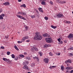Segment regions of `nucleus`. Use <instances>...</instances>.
<instances>
[{"mask_svg": "<svg viewBox=\"0 0 73 73\" xmlns=\"http://www.w3.org/2000/svg\"><path fill=\"white\" fill-rule=\"evenodd\" d=\"M40 33L38 32H36L35 33L36 35L34 37V39L36 40H41L42 38V36L40 35Z\"/></svg>", "mask_w": 73, "mask_h": 73, "instance_id": "nucleus-1", "label": "nucleus"}, {"mask_svg": "<svg viewBox=\"0 0 73 73\" xmlns=\"http://www.w3.org/2000/svg\"><path fill=\"white\" fill-rule=\"evenodd\" d=\"M25 65H27L28 64H29V62L27 61H25Z\"/></svg>", "mask_w": 73, "mask_h": 73, "instance_id": "nucleus-21", "label": "nucleus"}, {"mask_svg": "<svg viewBox=\"0 0 73 73\" xmlns=\"http://www.w3.org/2000/svg\"><path fill=\"white\" fill-rule=\"evenodd\" d=\"M70 49H73V48L72 47H71V48H70Z\"/></svg>", "mask_w": 73, "mask_h": 73, "instance_id": "nucleus-57", "label": "nucleus"}, {"mask_svg": "<svg viewBox=\"0 0 73 73\" xmlns=\"http://www.w3.org/2000/svg\"><path fill=\"white\" fill-rule=\"evenodd\" d=\"M18 14H20V15H26V13H25V12H23V11H19V12H18L17 13Z\"/></svg>", "mask_w": 73, "mask_h": 73, "instance_id": "nucleus-4", "label": "nucleus"}, {"mask_svg": "<svg viewBox=\"0 0 73 73\" xmlns=\"http://www.w3.org/2000/svg\"><path fill=\"white\" fill-rule=\"evenodd\" d=\"M3 12V10L1 9H0V13H1Z\"/></svg>", "mask_w": 73, "mask_h": 73, "instance_id": "nucleus-47", "label": "nucleus"}, {"mask_svg": "<svg viewBox=\"0 0 73 73\" xmlns=\"http://www.w3.org/2000/svg\"><path fill=\"white\" fill-rule=\"evenodd\" d=\"M14 48H15L16 50H19V48H17V47L16 46H15Z\"/></svg>", "mask_w": 73, "mask_h": 73, "instance_id": "nucleus-22", "label": "nucleus"}, {"mask_svg": "<svg viewBox=\"0 0 73 73\" xmlns=\"http://www.w3.org/2000/svg\"><path fill=\"white\" fill-rule=\"evenodd\" d=\"M61 40V39L60 38H59L58 39V41H59V42H60V40Z\"/></svg>", "mask_w": 73, "mask_h": 73, "instance_id": "nucleus-49", "label": "nucleus"}, {"mask_svg": "<svg viewBox=\"0 0 73 73\" xmlns=\"http://www.w3.org/2000/svg\"><path fill=\"white\" fill-rule=\"evenodd\" d=\"M73 71L72 70L70 71V72L69 73H73Z\"/></svg>", "mask_w": 73, "mask_h": 73, "instance_id": "nucleus-55", "label": "nucleus"}, {"mask_svg": "<svg viewBox=\"0 0 73 73\" xmlns=\"http://www.w3.org/2000/svg\"><path fill=\"white\" fill-rule=\"evenodd\" d=\"M56 16L57 18H61V17H64V15L62 14L59 13L57 14Z\"/></svg>", "mask_w": 73, "mask_h": 73, "instance_id": "nucleus-3", "label": "nucleus"}, {"mask_svg": "<svg viewBox=\"0 0 73 73\" xmlns=\"http://www.w3.org/2000/svg\"><path fill=\"white\" fill-rule=\"evenodd\" d=\"M35 65V64L34 63H32L31 64V66H34Z\"/></svg>", "mask_w": 73, "mask_h": 73, "instance_id": "nucleus-32", "label": "nucleus"}, {"mask_svg": "<svg viewBox=\"0 0 73 73\" xmlns=\"http://www.w3.org/2000/svg\"><path fill=\"white\" fill-rule=\"evenodd\" d=\"M50 69H52V67H51V66H50Z\"/></svg>", "mask_w": 73, "mask_h": 73, "instance_id": "nucleus-63", "label": "nucleus"}, {"mask_svg": "<svg viewBox=\"0 0 73 73\" xmlns=\"http://www.w3.org/2000/svg\"><path fill=\"white\" fill-rule=\"evenodd\" d=\"M34 49L35 50V51H38V50L37 48H36L35 47H33Z\"/></svg>", "mask_w": 73, "mask_h": 73, "instance_id": "nucleus-18", "label": "nucleus"}, {"mask_svg": "<svg viewBox=\"0 0 73 73\" xmlns=\"http://www.w3.org/2000/svg\"><path fill=\"white\" fill-rule=\"evenodd\" d=\"M42 0V1H46V0Z\"/></svg>", "mask_w": 73, "mask_h": 73, "instance_id": "nucleus-62", "label": "nucleus"}, {"mask_svg": "<svg viewBox=\"0 0 73 73\" xmlns=\"http://www.w3.org/2000/svg\"><path fill=\"white\" fill-rule=\"evenodd\" d=\"M14 60L15 61H17L18 60V57H16L14 59Z\"/></svg>", "mask_w": 73, "mask_h": 73, "instance_id": "nucleus-29", "label": "nucleus"}, {"mask_svg": "<svg viewBox=\"0 0 73 73\" xmlns=\"http://www.w3.org/2000/svg\"><path fill=\"white\" fill-rule=\"evenodd\" d=\"M56 67H57V66H52V68H56Z\"/></svg>", "mask_w": 73, "mask_h": 73, "instance_id": "nucleus-50", "label": "nucleus"}, {"mask_svg": "<svg viewBox=\"0 0 73 73\" xmlns=\"http://www.w3.org/2000/svg\"><path fill=\"white\" fill-rule=\"evenodd\" d=\"M31 50H33V48H31Z\"/></svg>", "mask_w": 73, "mask_h": 73, "instance_id": "nucleus-61", "label": "nucleus"}, {"mask_svg": "<svg viewBox=\"0 0 73 73\" xmlns=\"http://www.w3.org/2000/svg\"><path fill=\"white\" fill-rule=\"evenodd\" d=\"M24 54H27V53L26 52H24Z\"/></svg>", "mask_w": 73, "mask_h": 73, "instance_id": "nucleus-60", "label": "nucleus"}, {"mask_svg": "<svg viewBox=\"0 0 73 73\" xmlns=\"http://www.w3.org/2000/svg\"><path fill=\"white\" fill-rule=\"evenodd\" d=\"M44 61L45 63H48V62H49V59L48 58H46L44 59Z\"/></svg>", "mask_w": 73, "mask_h": 73, "instance_id": "nucleus-6", "label": "nucleus"}, {"mask_svg": "<svg viewBox=\"0 0 73 73\" xmlns=\"http://www.w3.org/2000/svg\"><path fill=\"white\" fill-rule=\"evenodd\" d=\"M1 16H2V17H3H3H4V16H5V15L4 14H2L1 15Z\"/></svg>", "mask_w": 73, "mask_h": 73, "instance_id": "nucleus-42", "label": "nucleus"}, {"mask_svg": "<svg viewBox=\"0 0 73 73\" xmlns=\"http://www.w3.org/2000/svg\"><path fill=\"white\" fill-rule=\"evenodd\" d=\"M65 63H66V64H68V60L65 61Z\"/></svg>", "mask_w": 73, "mask_h": 73, "instance_id": "nucleus-48", "label": "nucleus"}, {"mask_svg": "<svg viewBox=\"0 0 73 73\" xmlns=\"http://www.w3.org/2000/svg\"><path fill=\"white\" fill-rule=\"evenodd\" d=\"M21 19H23V20H26V19H25V18L23 17H22V18Z\"/></svg>", "mask_w": 73, "mask_h": 73, "instance_id": "nucleus-40", "label": "nucleus"}, {"mask_svg": "<svg viewBox=\"0 0 73 73\" xmlns=\"http://www.w3.org/2000/svg\"><path fill=\"white\" fill-rule=\"evenodd\" d=\"M26 41V42H30V40H27Z\"/></svg>", "mask_w": 73, "mask_h": 73, "instance_id": "nucleus-51", "label": "nucleus"}, {"mask_svg": "<svg viewBox=\"0 0 73 73\" xmlns=\"http://www.w3.org/2000/svg\"><path fill=\"white\" fill-rule=\"evenodd\" d=\"M50 3L51 4V5H52V4H53V3H52V2H50Z\"/></svg>", "mask_w": 73, "mask_h": 73, "instance_id": "nucleus-56", "label": "nucleus"}, {"mask_svg": "<svg viewBox=\"0 0 73 73\" xmlns=\"http://www.w3.org/2000/svg\"><path fill=\"white\" fill-rule=\"evenodd\" d=\"M3 17L1 16V15L0 16V20H3Z\"/></svg>", "mask_w": 73, "mask_h": 73, "instance_id": "nucleus-35", "label": "nucleus"}, {"mask_svg": "<svg viewBox=\"0 0 73 73\" xmlns=\"http://www.w3.org/2000/svg\"><path fill=\"white\" fill-rule=\"evenodd\" d=\"M60 44H62V43H63V42H62V41H61L60 42Z\"/></svg>", "mask_w": 73, "mask_h": 73, "instance_id": "nucleus-53", "label": "nucleus"}, {"mask_svg": "<svg viewBox=\"0 0 73 73\" xmlns=\"http://www.w3.org/2000/svg\"><path fill=\"white\" fill-rule=\"evenodd\" d=\"M7 63H8V64H11L12 63V62H11L9 60Z\"/></svg>", "mask_w": 73, "mask_h": 73, "instance_id": "nucleus-39", "label": "nucleus"}, {"mask_svg": "<svg viewBox=\"0 0 73 73\" xmlns=\"http://www.w3.org/2000/svg\"><path fill=\"white\" fill-rule=\"evenodd\" d=\"M31 17L32 18V19H33V18H35V15H33V16H32Z\"/></svg>", "mask_w": 73, "mask_h": 73, "instance_id": "nucleus-45", "label": "nucleus"}, {"mask_svg": "<svg viewBox=\"0 0 73 73\" xmlns=\"http://www.w3.org/2000/svg\"><path fill=\"white\" fill-rule=\"evenodd\" d=\"M20 57H21L22 58H24V55L23 54H20L19 55Z\"/></svg>", "mask_w": 73, "mask_h": 73, "instance_id": "nucleus-20", "label": "nucleus"}, {"mask_svg": "<svg viewBox=\"0 0 73 73\" xmlns=\"http://www.w3.org/2000/svg\"><path fill=\"white\" fill-rule=\"evenodd\" d=\"M49 54V55H50V56H53V54L52 52H50Z\"/></svg>", "mask_w": 73, "mask_h": 73, "instance_id": "nucleus-31", "label": "nucleus"}, {"mask_svg": "<svg viewBox=\"0 0 73 73\" xmlns=\"http://www.w3.org/2000/svg\"><path fill=\"white\" fill-rule=\"evenodd\" d=\"M26 60H31V58L29 57H27L25 58Z\"/></svg>", "mask_w": 73, "mask_h": 73, "instance_id": "nucleus-24", "label": "nucleus"}, {"mask_svg": "<svg viewBox=\"0 0 73 73\" xmlns=\"http://www.w3.org/2000/svg\"><path fill=\"white\" fill-rule=\"evenodd\" d=\"M33 58L35 59L36 60H37V61H39V58H38V57L35 56V57H34Z\"/></svg>", "mask_w": 73, "mask_h": 73, "instance_id": "nucleus-10", "label": "nucleus"}, {"mask_svg": "<svg viewBox=\"0 0 73 73\" xmlns=\"http://www.w3.org/2000/svg\"><path fill=\"white\" fill-rule=\"evenodd\" d=\"M11 57L12 58H15V55L13 54H12Z\"/></svg>", "mask_w": 73, "mask_h": 73, "instance_id": "nucleus-30", "label": "nucleus"}, {"mask_svg": "<svg viewBox=\"0 0 73 73\" xmlns=\"http://www.w3.org/2000/svg\"><path fill=\"white\" fill-rule=\"evenodd\" d=\"M18 33H20V32H18Z\"/></svg>", "mask_w": 73, "mask_h": 73, "instance_id": "nucleus-64", "label": "nucleus"}, {"mask_svg": "<svg viewBox=\"0 0 73 73\" xmlns=\"http://www.w3.org/2000/svg\"><path fill=\"white\" fill-rule=\"evenodd\" d=\"M25 28L26 30H28V26H25Z\"/></svg>", "mask_w": 73, "mask_h": 73, "instance_id": "nucleus-34", "label": "nucleus"}, {"mask_svg": "<svg viewBox=\"0 0 73 73\" xmlns=\"http://www.w3.org/2000/svg\"><path fill=\"white\" fill-rule=\"evenodd\" d=\"M69 70H66V73H69Z\"/></svg>", "mask_w": 73, "mask_h": 73, "instance_id": "nucleus-41", "label": "nucleus"}, {"mask_svg": "<svg viewBox=\"0 0 73 73\" xmlns=\"http://www.w3.org/2000/svg\"><path fill=\"white\" fill-rule=\"evenodd\" d=\"M42 36H44V37H49V35L48 34L46 33H45L44 34H43Z\"/></svg>", "mask_w": 73, "mask_h": 73, "instance_id": "nucleus-7", "label": "nucleus"}, {"mask_svg": "<svg viewBox=\"0 0 73 73\" xmlns=\"http://www.w3.org/2000/svg\"><path fill=\"white\" fill-rule=\"evenodd\" d=\"M19 2H21V0H18Z\"/></svg>", "mask_w": 73, "mask_h": 73, "instance_id": "nucleus-58", "label": "nucleus"}, {"mask_svg": "<svg viewBox=\"0 0 73 73\" xmlns=\"http://www.w3.org/2000/svg\"><path fill=\"white\" fill-rule=\"evenodd\" d=\"M51 27L52 28H53V29H56V26H54L53 25H51Z\"/></svg>", "mask_w": 73, "mask_h": 73, "instance_id": "nucleus-19", "label": "nucleus"}, {"mask_svg": "<svg viewBox=\"0 0 73 73\" xmlns=\"http://www.w3.org/2000/svg\"><path fill=\"white\" fill-rule=\"evenodd\" d=\"M68 38H73V34H70L68 36H67Z\"/></svg>", "mask_w": 73, "mask_h": 73, "instance_id": "nucleus-5", "label": "nucleus"}, {"mask_svg": "<svg viewBox=\"0 0 73 73\" xmlns=\"http://www.w3.org/2000/svg\"><path fill=\"white\" fill-rule=\"evenodd\" d=\"M1 49H4V47L2 46L1 47Z\"/></svg>", "mask_w": 73, "mask_h": 73, "instance_id": "nucleus-52", "label": "nucleus"}, {"mask_svg": "<svg viewBox=\"0 0 73 73\" xmlns=\"http://www.w3.org/2000/svg\"><path fill=\"white\" fill-rule=\"evenodd\" d=\"M21 7H24V8H26V5H25V4H23L22 5H21Z\"/></svg>", "mask_w": 73, "mask_h": 73, "instance_id": "nucleus-16", "label": "nucleus"}, {"mask_svg": "<svg viewBox=\"0 0 73 73\" xmlns=\"http://www.w3.org/2000/svg\"><path fill=\"white\" fill-rule=\"evenodd\" d=\"M24 67L25 69H26V70H28V69H29V68L27 65H25Z\"/></svg>", "mask_w": 73, "mask_h": 73, "instance_id": "nucleus-11", "label": "nucleus"}, {"mask_svg": "<svg viewBox=\"0 0 73 73\" xmlns=\"http://www.w3.org/2000/svg\"><path fill=\"white\" fill-rule=\"evenodd\" d=\"M10 53L11 52H10L8 51L7 52V55H9Z\"/></svg>", "mask_w": 73, "mask_h": 73, "instance_id": "nucleus-36", "label": "nucleus"}, {"mask_svg": "<svg viewBox=\"0 0 73 73\" xmlns=\"http://www.w3.org/2000/svg\"><path fill=\"white\" fill-rule=\"evenodd\" d=\"M24 38H25V40H26V39H27V38H28V36L24 37Z\"/></svg>", "mask_w": 73, "mask_h": 73, "instance_id": "nucleus-44", "label": "nucleus"}, {"mask_svg": "<svg viewBox=\"0 0 73 73\" xmlns=\"http://www.w3.org/2000/svg\"><path fill=\"white\" fill-rule=\"evenodd\" d=\"M61 4H64L66 3V1H62L60 2Z\"/></svg>", "mask_w": 73, "mask_h": 73, "instance_id": "nucleus-23", "label": "nucleus"}, {"mask_svg": "<svg viewBox=\"0 0 73 73\" xmlns=\"http://www.w3.org/2000/svg\"><path fill=\"white\" fill-rule=\"evenodd\" d=\"M58 56H60V53H58Z\"/></svg>", "mask_w": 73, "mask_h": 73, "instance_id": "nucleus-59", "label": "nucleus"}, {"mask_svg": "<svg viewBox=\"0 0 73 73\" xmlns=\"http://www.w3.org/2000/svg\"><path fill=\"white\" fill-rule=\"evenodd\" d=\"M41 4L42 5H46V4L45 3V2L44 1H42L41 2Z\"/></svg>", "mask_w": 73, "mask_h": 73, "instance_id": "nucleus-13", "label": "nucleus"}, {"mask_svg": "<svg viewBox=\"0 0 73 73\" xmlns=\"http://www.w3.org/2000/svg\"><path fill=\"white\" fill-rule=\"evenodd\" d=\"M45 40L48 43H51L52 41V39L49 38H46L45 39Z\"/></svg>", "mask_w": 73, "mask_h": 73, "instance_id": "nucleus-2", "label": "nucleus"}, {"mask_svg": "<svg viewBox=\"0 0 73 73\" xmlns=\"http://www.w3.org/2000/svg\"><path fill=\"white\" fill-rule=\"evenodd\" d=\"M44 48H47V44H45L44 46Z\"/></svg>", "mask_w": 73, "mask_h": 73, "instance_id": "nucleus-38", "label": "nucleus"}, {"mask_svg": "<svg viewBox=\"0 0 73 73\" xmlns=\"http://www.w3.org/2000/svg\"><path fill=\"white\" fill-rule=\"evenodd\" d=\"M68 61V62H69V63H71L72 62V60L70 59H68L67 60Z\"/></svg>", "mask_w": 73, "mask_h": 73, "instance_id": "nucleus-27", "label": "nucleus"}, {"mask_svg": "<svg viewBox=\"0 0 73 73\" xmlns=\"http://www.w3.org/2000/svg\"><path fill=\"white\" fill-rule=\"evenodd\" d=\"M3 60L4 61H8V59L5 58H3Z\"/></svg>", "mask_w": 73, "mask_h": 73, "instance_id": "nucleus-17", "label": "nucleus"}, {"mask_svg": "<svg viewBox=\"0 0 73 73\" xmlns=\"http://www.w3.org/2000/svg\"><path fill=\"white\" fill-rule=\"evenodd\" d=\"M44 19L45 20H48V18L45 17H44Z\"/></svg>", "mask_w": 73, "mask_h": 73, "instance_id": "nucleus-37", "label": "nucleus"}, {"mask_svg": "<svg viewBox=\"0 0 73 73\" xmlns=\"http://www.w3.org/2000/svg\"><path fill=\"white\" fill-rule=\"evenodd\" d=\"M17 42H18V43L20 44V43H21V42H22V41H18Z\"/></svg>", "mask_w": 73, "mask_h": 73, "instance_id": "nucleus-43", "label": "nucleus"}, {"mask_svg": "<svg viewBox=\"0 0 73 73\" xmlns=\"http://www.w3.org/2000/svg\"><path fill=\"white\" fill-rule=\"evenodd\" d=\"M66 70H70L71 69H72V68H70V67H66Z\"/></svg>", "mask_w": 73, "mask_h": 73, "instance_id": "nucleus-15", "label": "nucleus"}, {"mask_svg": "<svg viewBox=\"0 0 73 73\" xmlns=\"http://www.w3.org/2000/svg\"><path fill=\"white\" fill-rule=\"evenodd\" d=\"M38 9L39 11L40 12H42V13H43V11H42V8H38Z\"/></svg>", "mask_w": 73, "mask_h": 73, "instance_id": "nucleus-9", "label": "nucleus"}, {"mask_svg": "<svg viewBox=\"0 0 73 73\" xmlns=\"http://www.w3.org/2000/svg\"><path fill=\"white\" fill-rule=\"evenodd\" d=\"M25 40V38H24V37L21 40L22 42L24 41Z\"/></svg>", "mask_w": 73, "mask_h": 73, "instance_id": "nucleus-25", "label": "nucleus"}, {"mask_svg": "<svg viewBox=\"0 0 73 73\" xmlns=\"http://www.w3.org/2000/svg\"><path fill=\"white\" fill-rule=\"evenodd\" d=\"M61 69L62 70V71H64V67L63 66H61Z\"/></svg>", "mask_w": 73, "mask_h": 73, "instance_id": "nucleus-14", "label": "nucleus"}, {"mask_svg": "<svg viewBox=\"0 0 73 73\" xmlns=\"http://www.w3.org/2000/svg\"><path fill=\"white\" fill-rule=\"evenodd\" d=\"M36 12H37V14H39V12H38V11L37 10H36Z\"/></svg>", "mask_w": 73, "mask_h": 73, "instance_id": "nucleus-46", "label": "nucleus"}, {"mask_svg": "<svg viewBox=\"0 0 73 73\" xmlns=\"http://www.w3.org/2000/svg\"><path fill=\"white\" fill-rule=\"evenodd\" d=\"M39 53L40 55V56H42V54L41 52H39Z\"/></svg>", "mask_w": 73, "mask_h": 73, "instance_id": "nucleus-28", "label": "nucleus"}, {"mask_svg": "<svg viewBox=\"0 0 73 73\" xmlns=\"http://www.w3.org/2000/svg\"><path fill=\"white\" fill-rule=\"evenodd\" d=\"M73 55V54L71 53H70L69 54V57H70V56H72Z\"/></svg>", "mask_w": 73, "mask_h": 73, "instance_id": "nucleus-33", "label": "nucleus"}, {"mask_svg": "<svg viewBox=\"0 0 73 73\" xmlns=\"http://www.w3.org/2000/svg\"><path fill=\"white\" fill-rule=\"evenodd\" d=\"M18 17H19V18H20V19H22V17H23L21 15H16Z\"/></svg>", "mask_w": 73, "mask_h": 73, "instance_id": "nucleus-12", "label": "nucleus"}, {"mask_svg": "<svg viewBox=\"0 0 73 73\" xmlns=\"http://www.w3.org/2000/svg\"><path fill=\"white\" fill-rule=\"evenodd\" d=\"M47 47H49L50 46V45L47 44Z\"/></svg>", "mask_w": 73, "mask_h": 73, "instance_id": "nucleus-54", "label": "nucleus"}, {"mask_svg": "<svg viewBox=\"0 0 73 73\" xmlns=\"http://www.w3.org/2000/svg\"><path fill=\"white\" fill-rule=\"evenodd\" d=\"M3 5H8L9 4V3L8 2H6L4 3H3Z\"/></svg>", "mask_w": 73, "mask_h": 73, "instance_id": "nucleus-8", "label": "nucleus"}, {"mask_svg": "<svg viewBox=\"0 0 73 73\" xmlns=\"http://www.w3.org/2000/svg\"><path fill=\"white\" fill-rule=\"evenodd\" d=\"M66 24H70L71 22L69 21H66Z\"/></svg>", "mask_w": 73, "mask_h": 73, "instance_id": "nucleus-26", "label": "nucleus"}]
</instances>
